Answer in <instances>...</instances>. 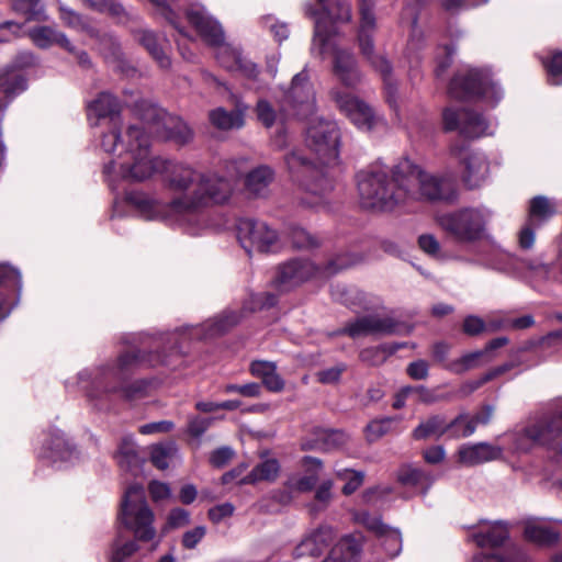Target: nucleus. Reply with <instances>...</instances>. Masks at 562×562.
<instances>
[{
  "label": "nucleus",
  "mask_w": 562,
  "mask_h": 562,
  "mask_svg": "<svg viewBox=\"0 0 562 562\" xmlns=\"http://www.w3.org/2000/svg\"><path fill=\"white\" fill-rule=\"evenodd\" d=\"M162 170L169 189L181 192L180 195L164 202L143 192H132L126 199L143 218L182 227L191 235L203 229L202 210L211 203L227 201L235 187L233 178L205 173L183 162L165 161Z\"/></svg>",
  "instance_id": "obj_1"
},
{
  "label": "nucleus",
  "mask_w": 562,
  "mask_h": 562,
  "mask_svg": "<svg viewBox=\"0 0 562 562\" xmlns=\"http://www.w3.org/2000/svg\"><path fill=\"white\" fill-rule=\"evenodd\" d=\"M100 146L105 153L116 155L104 167L106 180L113 190L119 189L121 180L145 181L165 167V160L151 155L148 136L139 126H130L124 135L115 127L102 133Z\"/></svg>",
  "instance_id": "obj_2"
},
{
  "label": "nucleus",
  "mask_w": 562,
  "mask_h": 562,
  "mask_svg": "<svg viewBox=\"0 0 562 562\" xmlns=\"http://www.w3.org/2000/svg\"><path fill=\"white\" fill-rule=\"evenodd\" d=\"M321 12L305 5L307 15L315 18L313 49L323 55L329 50L334 53V74L338 80L348 88L356 87L361 81L353 55L344 49L336 48L333 37L337 33L336 23L350 20V7L345 0H318Z\"/></svg>",
  "instance_id": "obj_3"
},
{
  "label": "nucleus",
  "mask_w": 562,
  "mask_h": 562,
  "mask_svg": "<svg viewBox=\"0 0 562 562\" xmlns=\"http://www.w3.org/2000/svg\"><path fill=\"white\" fill-rule=\"evenodd\" d=\"M143 362L139 353L128 351L122 353L113 366H103L93 371L82 370L78 373L77 384L85 392L87 398L101 407L109 395L121 392L125 397H134L142 393L147 383L138 381L130 386H123L128 373Z\"/></svg>",
  "instance_id": "obj_4"
},
{
  "label": "nucleus",
  "mask_w": 562,
  "mask_h": 562,
  "mask_svg": "<svg viewBox=\"0 0 562 562\" xmlns=\"http://www.w3.org/2000/svg\"><path fill=\"white\" fill-rule=\"evenodd\" d=\"M397 165L392 171L373 168L358 173L359 202L363 209L392 211L407 203V186L400 179Z\"/></svg>",
  "instance_id": "obj_5"
},
{
  "label": "nucleus",
  "mask_w": 562,
  "mask_h": 562,
  "mask_svg": "<svg viewBox=\"0 0 562 562\" xmlns=\"http://www.w3.org/2000/svg\"><path fill=\"white\" fill-rule=\"evenodd\" d=\"M187 18L201 37L216 48V58L224 68L239 71L249 79L257 77V66L245 59L237 48L225 43L222 26L206 12L204 7L192 5L187 12Z\"/></svg>",
  "instance_id": "obj_6"
},
{
  "label": "nucleus",
  "mask_w": 562,
  "mask_h": 562,
  "mask_svg": "<svg viewBox=\"0 0 562 562\" xmlns=\"http://www.w3.org/2000/svg\"><path fill=\"white\" fill-rule=\"evenodd\" d=\"M397 172L400 179L407 186V202L418 200L452 202L457 198L454 186L450 180L426 172L408 159L397 164Z\"/></svg>",
  "instance_id": "obj_7"
},
{
  "label": "nucleus",
  "mask_w": 562,
  "mask_h": 562,
  "mask_svg": "<svg viewBox=\"0 0 562 562\" xmlns=\"http://www.w3.org/2000/svg\"><path fill=\"white\" fill-rule=\"evenodd\" d=\"M119 519L137 540L149 542L156 539L155 514L146 502L142 485L133 484L126 490Z\"/></svg>",
  "instance_id": "obj_8"
},
{
  "label": "nucleus",
  "mask_w": 562,
  "mask_h": 562,
  "mask_svg": "<svg viewBox=\"0 0 562 562\" xmlns=\"http://www.w3.org/2000/svg\"><path fill=\"white\" fill-rule=\"evenodd\" d=\"M369 1L370 0H360V25L358 31L359 46L361 53L367 57L370 64L382 75L386 102L392 109L397 111V85L390 76L391 65L383 56L373 54L372 37L375 32V16Z\"/></svg>",
  "instance_id": "obj_9"
},
{
  "label": "nucleus",
  "mask_w": 562,
  "mask_h": 562,
  "mask_svg": "<svg viewBox=\"0 0 562 562\" xmlns=\"http://www.w3.org/2000/svg\"><path fill=\"white\" fill-rule=\"evenodd\" d=\"M490 218L486 207H462L441 215L438 222L457 241L472 244L484 237Z\"/></svg>",
  "instance_id": "obj_10"
},
{
  "label": "nucleus",
  "mask_w": 562,
  "mask_h": 562,
  "mask_svg": "<svg viewBox=\"0 0 562 562\" xmlns=\"http://www.w3.org/2000/svg\"><path fill=\"white\" fill-rule=\"evenodd\" d=\"M522 436L532 443L554 450L558 464L562 465V397L557 400L541 416L522 429Z\"/></svg>",
  "instance_id": "obj_11"
},
{
  "label": "nucleus",
  "mask_w": 562,
  "mask_h": 562,
  "mask_svg": "<svg viewBox=\"0 0 562 562\" xmlns=\"http://www.w3.org/2000/svg\"><path fill=\"white\" fill-rule=\"evenodd\" d=\"M340 132L337 123L323 119L313 120L306 130V146L323 166H335L339 157Z\"/></svg>",
  "instance_id": "obj_12"
},
{
  "label": "nucleus",
  "mask_w": 562,
  "mask_h": 562,
  "mask_svg": "<svg viewBox=\"0 0 562 562\" xmlns=\"http://www.w3.org/2000/svg\"><path fill=\"white\" fill-rule=\"evenodd\" d=\"M449 93L456 99L476 97L492 104L503 98L502 90L491 79L490 74L477 69L460 71L450 82Z\"/></svg>",
  "instance_id": "obj_13"
},
{
  "label": "nucleus",
  "mask_w": 562,
  "mask_h": 562,
  "mask_svg": "<svg viewBox=\"0 0 562 562\" xmlns=\"http://www.w3.org/2000/svg\"><path fill=\"white\" fill-rule=\"evenodd\" d=\"M349 265L345 257H337L324 268H319L308 259H293L280 266L276 281L282 289H289L314 277H330Z\"/></svg>",
  "instance_id": "obj_14"
},
{
  "label": "nucleus",
  "mask_w": 562,
  "mask_h": 562,
  "mask_svg": "<svg viewBox=\"0 0 562 562\" xmlns=\"http://www.w3.org/2000/svg\"><path fill=\"white\" fill-rule=\"evenodd\" d=\"M284 160L292 178L312 195L321 200L333 189V182L327 173L301 151H291Z\"/></svg>",
  "instance_id": "obj_15"
},
{
  "label": "nucleus",
  "mask_w": 562,
  "mask_h": 562,
  "mask_svg": "<svg viewBox=\"0 0 562 562\" xmlns=\"http://www.w3.org/2000/svg\"><path fill=\"white\" fill-rule=\"evenodd\" d=\"M142 120L149 133L159 138L184 145L193 137L191 128L180 117L157 105L147 104L142 112Z\"/></svg>",
  "instance_id": "obj_16"
},
{
  "label": "nucleus",
  "mask_w": 562,
  "mask_h": 562,
  "mask_svg": "<svg viewBox=\"0 0 562 562\" xmlns=\"http://www.w3.org/2000/svg\"><path fill=\"white\" fill-rule=\"evenodd\" d=\"M282 109L289 115L307 119L316 111V91L306 69L296 74L284 92Z\"/></svg>",
  "instance_id": "obj_17"
},
{
  "label": "nucleus",
  "mask_w": 562,
  "mask_h": 562,
  "mask_svg": "<svg viewBox=\"0 0 562 562\" xmlns=\"http://www.w3.org/2000/svg\"><path fill=\"white\" fill-rule=\"evenodd\" d=\"M329 95L339 111L358 130L369 132L382 120L366 101L341 88H333Z\"/></svg>",
  "instance_id": "obj_18"
},
{
  "label": "nucleus",
  "mask_w": 562,
  "mask_h": 562,
  "mask_svg": "<svg viewBox=\"0 0 562 562\" xmlns=\"http://www.w3.org/2000/svg\"><path fill=\"white\" fill-rule=\"evenodd\" d=\"M237 238L240 246L249 255L274 251L279 247L277 232L265 222L251 218H243L238 222Z\"/></svg>",
  "instance_id": "obj_19"
},
{
  "label": "nucleus",
  "mask_w": 562,
  "mask_h": 562,
  "mask_svg": "<svg viewBox=\"0 0 562 562\" xmlns=\"http://www.w3.org/2000/svg\"><path fill=\"white\" fill-rule=\"evenodd\" d=\"M450 154L462 167V179L469 188L480 187L487 178L490 166L486 157L458 140L450 147Z\"/></svg>",
  "instance_id": "obj_20"
},
{
  "label": "nucleus",
  "mask_w": 562,
  "mask_h": 562,
  "mask_svg": "<svg viewBox=\"0 0 562 562\" xmlns=\"http://www.w3.org/2000/svg\"><path fill=\"white\" fill-rule=\"evenodd\" d=\"M442 117L446 131L458 130L461 135L469 138L492 134L490 123L479 113L468 109L448 108L443 111Z\"/></svg>",
  "instance_id": "obj_21"
},
{
  "label": "nucleus",
  "mask_w": 562,
  "mask_h": 562,
  "mask_svg": "<svg viewBox=\"0 0 562 562\" xmlns=\"http://www.w3.org/2000/svg\"><path fill=\"white\" fill-rule=\"evenodd\" d=\"M41 457L52 462H72L78 459V451L60 430L50 431L43 441Z\"/></svg>",
  "instance_id": "obj_22"
},
{
  "label": "nucleus",
  "mask_w": 562,
  "mask_h": 562,
  "mask_svg": "<svg viewBox=\"0 0 562 562\" xmlns=\"http://www.w3.org/2000/svg\"><path fill=\"white\" fill-rule=\"evenodd\" d=\"M501 456L502 449L488 442L465 443L457 452L458 462L467 467L493 461Z\"/></svg>",
  "instance_id": "obj_23"
},
{
  "label": "nucleus",
  "mask_w": 562,
  "mask_h": 562,
  "mask_svg": "<svg viewBox=\"0 0 562 562\" xmlns=\"http://www.w3.org/2000/svg\"><path fill=\"white\" fill-rule=\"evenodd\" d=\"M241 319V315L225 311L221 315L206 321L203 325L187 328L189 336L192 338H211L218 336L237 325Z\"/></svg>",
  "instance_id": "obj_24"
},
{
  "label": "nucleus",
  "mask_w": 562,
  "mask_h": 562,
  "mask_svg": "<svg viewBox=\"0 0 562 562\" xmlns=\"http://www.w3.org/2000/svg\"><path fill=\"white\" fill-rule=\"evenodd\" d=\"M334 531L328 526H322L308 532L302 541L294 549V555L301 557H317L333 541Z\"/></svg>",
  "instance_id": "obj_25"
},
{
  "label": "nucleus",
  "mask_w": 562,
  "mask_h": 562,
  "mask_svg": "<svg viewBox=\"0 0 562 562\" xmlns=\"http://www.w3.org/2000/svg\"><path fill=\"white\" fill-rule=\"evenodd\" d=\"M470 537L481 548L498 547L508 538V529L502 521H482L479 527L472 529Z\"/></svg>",
  "instance_id": "obj_26"
},
{
  "label": "nucleus",
  "mask_w": 562,
  "mask_h": 562,
  "mask_svg": "<svg viewBox=\"0 0 562 562\" xmlns=\"http://www.w3.org/2000/svg\"><path fill=\"white\" fill-rule=\"evenodd\" d=\"M392 331V322L389 318H381L378 316H366L358 318L341 330V333L347 334L352 338L369 334Z\"/></svg>",
  "instance_id": "obj_27"
},
{
  "label": "nucleus",
  "mask_w": 562,
  "mask_h": 562,
  "mask_svg": "<svg viewBox=\"0 0 562 562\" xmlns=\"http://www.w3.org/2000/svg\"><path fill=\"white\" fill-rule=\"evenodd\" d=\"M302 467L306 474L302 476H291L286 482V488L296 492H308L314 488L318 481L322 470V461L313 457H304Z\"/></svg>",
  "instance_id": "obj_28"
},
{
  "label": "nucleus",
  "mask_w": 562,
  "mask_h": 562,
  "mask_svg": "<svg viewBox=\"0 0 562 562\" xmlns=\"http://www.w3.org/2000/svg\"><path fill=\"white\" fill-rule=\"evenodd\" d=\"M561 531L551 522L543 519H533L526 522L525 537L539 546H550L560 538Z\"/></svg>",
  "instance_id": "obj_29"
},
{
  "label": "nucleus",
  "mask_w": 562,
  "mask_h": 562,
  "mask_svg": "<svg viewBox=\"0 0 562 562\" xmlns=\"http://www.w3.org/2000/svg\"><path fill=\"white\" fill-rule=\"evenodd\" d=\"M32 42L40 48H48L53 45H59L68 52H74V46L64 33L58 32L52 26H36L29 31Z\"/></svg>",
  "instance_id": "obj_30"
},
{
  "label": "nucleus",
  "mask_w": 562,
  "mask_h": 562,
  "mask_svg": "<svg viewBox=\"0 0 562 562\" xmlns=\"http://www.w3.org/2000/svg\"><path fill=\"white\" fill-rule=\"evenodd\" d=\"M27 87L25 76L21 70L10 69L0 75V109L5 105V100L14 98Z\"/></svg>",
  "instance_id": "obj_31"
},
{
  "label": "nucleus",
  "mask_w": 562,
  "mask_h": 562,
  "mask_svg": "<svg viewBox=\"0 0 562 562\" xmlns=\"http://www.w3.org/2000/svg\"><path fill=\"white\" fill-rule=\"evenodd\" d=\"M119 109L120 105L117 100L112 94L102 92L88 105V116L90 120L92 116H95L97 119L111 116V125L105 133H109L113 127L120 131L113 117V115L119 112Z\"/></svg>",
  "instance_id": "obj_32"
},
{
  "label": "nucleus",
  "mask_w": 562,
  "mask_h": 562,
  "mask_svg": "<svg viewBox=\"0 0 562 562\" xmlns=\"http://www.w3.org/2000/svg\"><path fill=\"white\" fill-rule=\"evenodd\" d=\"M449 432V422L441 415H434L419 423L414 429L413 437L416 440L440 438Z\"/></svg>",
  "instance_id": "obj_33"
},
{
  "label": "nucleus",
  "mask_w": 562,
  "mask_h": 562,
  "mask_svg": "<svg viewBox=\"0 0 562 562\" xmlns=\"http://www.w3.org/2000/svg\"><path fill=\"white\" fill-rule=\"evenodd\" d=\"M209 120L215 128L229 131L244 125V113L238 109L227 111L224 108H216L210 111Z\"/></svg>",
  "instance_id": "obj_34"
},
{
  "label": "nucleus",
  "mask_w": 562,
  "mask_h": 562,
  "mask_svg": "<svg viewBox=\"0 0 562 562\" xmlns=\"http://www.w3.org/2000/svg\"><path fill=\"white\" fill-rule=\"evenodd\" d=\"M493 360V357H486V351L476 350L463 355L457 360L447 364V369L456 374H462L467 371L480 368Z\"/></svg>",
  "instance_id": "obj_35"
},
{
  "label": "nucleus",
  "mask_w": 562,
  "mask_h": 562,
  "mask_svg": "<svg viewBox=\"0 0 562 562\" xmlns=\"http://www.w3.org/2000/svg\"><path fill=\"white\" fill-rule=\"evenodd\" d=\"M555 213L553 203L546 196H535L530 201L528 222L530 225H540Z\"/></svg>",
  "instance_id": "obj_36"
},
{
  "label": "nucleus",
  "mask_w": 562,
  "mask_h": 562,
  "mask_svg": "<svg viewBox=\"0 0 562 562\" xmlns=\"http://www.w3.org/2000/svg\"><path fill=\"white\" fill-rule=\"evenodd\" d=\"M280 473V464L277 459H266L258 463L251 472L243 480L245 483H257L260 481H274Z\"/></svg>",
  "instance_id": "obj_37"
},
{
  "label": "nucleus",
  "mask_w": 562,
  "mask_h": 562,
  "mask_svg": "<svg viewBox=\"0 0 562 562\" xmlns=\"http://www.w3.org/2000/svg\"><path fill=\"white\" fill-rule=\"evenodd\" d=\"M515 366L516 364L514 362L504 363L502 366H498V367L490 370L488 372H486L479 379L467 381L460 386L458 394L463 397L469 396L474 391L480 389L482 385H484L488 381L495 379L496 376L504 374L505 372L512 370Z\"/></svg>",
  "instance_id": "obj_38"
},
{
  "label": "nucleus",
  "mask_w": 562,
  "mask_h": 562,
  "mask_svg": "<svg viewBox=\"0 0 562 562\" xmlns=\"http://www.w3.org/2000/svg\"><path fill=\"white\" fill-rule=\"evenodd\" d=\"M12 9L26 21H46L47 15L41 0H12Z\"/></svg>",
  "instance_id": "obj_39"
},
{
  "label": "nucleus",
  "mask_w": 562,
  "mask_h": 562,
  "mask_svg": "<svg viewBox=\"0 0 562 562\" xmlns=\"http://www.w3.org/2000/svg\"><path fill=\"white\" fill-rule=\"evenodd\" d=\"M138 41L161 68L170 66V59L154 33L149 31H142L138 36Z\"/></svg>",
  "instance_id": "obj_40"
},
{
  "label": "nucleus",
  "mask_w": 562,
  "mask_h": 562,
  "mask_svg": "<svg viewBox=\"0 0 562 562\" xmlns=\"http://www.w3.org/2000/svg\"><path fill=\"white\" fill-rule=\"evenodd\" d=\"M358 553V544L351 538L341 539L324 562H352Z\"/></svg>",
  "instance_id": "obj_41"
},
{
  "label": "nucleus",
  "mask_w": 562,
  "mask_h": 562,
  "mask_svg": "<svg viewBox=\"0 0 562 562\" xmlns=\"http://www.w3.org/2000/svg\"><path fill=\"white\" fill-rule=\"evenodd\" d=\"M0 286H12L19 292L22 288L20 272L11 266L0 265ZM10 314V310H7L3 301L0 299V321L4 319Z\"/></svg>",
  "instance_id": "obj_42"
},
{
  "label": "nucleus",
  "mask_w": 562,
  "mask_h": 562,
  "mask_svg": "<svg viewBox=\"0 0 562 562\" xmlns=\"http://www.w3.org/2000/svg\"><path fill=\"white\" fill-rule=\"evenodd\" d=\"M273 179V171L267 166H261L247 175L246 186L255 194H260Z\"/></svg>",
  "instance_id": "obj_43"
},
{
  "label": "nucleus",
  "mask_w": 562,
  "mask_h": 562,
  "mask_svg": "<svg viewBox=\"0 0 562 562\" xmlns=\"http://www.w3.org/2000/svg\"><path fill=\"white\" fill-rule=\"evenodd\" d=\"M177 452V447L172 442L155 445L150 449V460L156 468L165 470Z\"/></svg>",
  "instance_id": "obj_44"
},
{
  "label": "nucleus",
  "mask_w": 562,
  "mask_h": 562,
  "mask_svg": "<svg viewBox=\"0 0 562 562\" xmlns=\"http://www.w3.org/2000/svg\"><path fill=\"white\" fill-rule=\"evenodd\" d=\"M116 459L121 467L131 468L138 464L139 458L137 454L135 442L131 436L124 437L121 440L116 453Z\"/></svg>",
  "instance_id": "obj_45"
},
{
  "label": "nucleus",
  "mask_w": 562,
  "mask_h": 562,
  "mask_svg": "<svg viewBox=\"0 0 562 562\" xmlns=\"http://www.w3.org/2000/svg\"><path fill=\"white\" fill-rule=\"evenodd\" d=\"M476 425L473 418L468 415L460 414L449 422V435L452 438L469 437L474 434Z\"/></svg>",
  "instance_id": "obj_46"
},
{
  "label": "nucleus",
  "mask_w": 562,
  "mask_h": 562,
  "mask_svg": "<svg viewBox=\"0 0 562 562\" xmlns=\"http://www.w3.org/2000/svg\"><path fill=\"white\" fill-rule=\"evenodd\" d=\"M397 480L405 485H418L424 482H431L432 479L429 474L420 469L409 465L402 467L397 472Z\"/></svg>",
  "instance_id": "obj_47"
},
{
  "label": "nucleus",
  "mask_w": 562,
  "mask_h": 562,
  "mask_svg": "<svg viewBox=\"0 0 562 562\" xmlns=\"http://www.w3.org/2000/svg\"><path fill=\"white\" fill-rule=\"evenodd\" d=\"M378 536L382 538L381 544L390 557H395L400 553L402 549V538L398 530L385 526V530Z\"/></svg>",
  "instance_id": "obj_48"
},
{
  "label": "nucleus",
  "mask_w": 562,
  "mask_h": 562,
  "mask_svg": "<svg viewBox=\"0 0 562 562\" xmlns=\"http://www.w3.org/2000/svg\"><path fill=\"white\" fill-rule=\"evenodd\" d=\"M547 71L549 81L559 86L562 83V52L555 53L549 60H542Z\"/></svg>",
  "instance_id": "obj_49"
},
{
  "label": "nucleus",
  "mask_w": 562,
  "mask_h": 562,
  "mask_svg": "<svg viewBox=\"0 0 562 562\" xmlns=\"http://www.w3.org/2000/svg\"><path fill=\"white\" fill-rule=\"evenodd\" d=\"M138 550L135 540L121 541L116 539L112 550V562H123Z\"/></svg>",
  "instance_id": "obj_50"
},
{
  "label": "nucleus",
  "mask_w": 562,
  "mask_h": 562,
  "mask_svg": "<svg viewBox=\"0 0 562 562\" xmlns=\"http://www.w3.org/2000/svg\"><path fill=\"white\" fill-rule=\"evenodd\" d=\"M88 8L98 12H108L112 15L120 16L124 9L121 3L115 0H81Z\"/></svg>",
  "instance_id": "obj_51"
},
{
  "label": "nucleus",
  "mask_w": 562,
  "mask_h": 562,
  "mask_svg": "<svg viewBox=\"0 0 562 562\" xmlns=\"http://www.w3.org/2000/svg\"><path fill=\"white\" fill-rule=\"evenodd\" d=\"M393 423V418H383L371 422L366 428L367 439L369 441H376L390 431Z\"/></svg>",
  "instance_id": "obj_52"
},
{
  "label": "nucleus",
  "mask_w": 562,
  "mask_h": 562,
  "mask_svg": "<svg viewBox=\"0 0 562 562\" xmlns=\"http://www.w3.org/2000/svg\"><path fill=\"white\" fill-rule=\"evenodd\" d=\"M352 517L356 522L364 526L376 535L382 533L383 530H385V525L382 524L380 518L371 516L366 510L353 512Z\"/></svg>",
  "instance_id": "obj_53"
},
{
  "label": "nucleus",
  "mask_w": 562,
  "mask_h": 562,
  "mask_svg": "<svg viewBox=\"0 0 562 562\" xmlns=\"http://www.w3.org/2000/svg\"><path fill=\"white\" fill-rule=\"evenodd\" d=\"M338 475L347 480V483L342 487L345 495H350L356 492L361 486L364 477L362 472L353 470H345L344 472H339Z\"/></svg>",
  "instance_id": "obj_54"
},
{
  "label": "nucleus",
  "mask_w": 562,
  "mask_h": 562,
  "mask_svg": "<svg viewBox=\"0 0 562 562\" xmlns=\"http://www.w3.org/2000/svg\"><path fill=\"white\" fill-rule=\"evenodd\" d=\"M291 239L294 247L307 249L317 246V240L304 228L296 227L291 232Z\"/></svg>",
  "instance_id": "obj_55"
},
{
  "label": "nucleus",
  "mask_w": 562,
  "mask_h": 562,
  "mask_svg": "<svg viewBox=\"0 0 562 562\" xmlns=\"http://www.w3.org/2000/svg\"><path fill=\"white\" fill-rule=\"evenodd\" d=\"M562 341V328L558 330L550 331L546 336L541 337L538 340L528 341L522 348V351L531 350L533 348L543 346V347H553L558 342Z\"/></svg>",
  "instance_id": "obj_56"
},
{
  "label": "nucleus",
  "mask_w": 562,
  "mask_h": 562,
  "mask_svg": "<svg viewBox=\"0 0 562 562\" xmlns=\"http://www.w3.org/2000/svg\"><path fill=\"white\" fill-rule=\"evenodd\" d=\"M258 120L266 126L270 127L273 125L277 119V114L271 104L266 100H259L256 108Z\"/></svg>",
  "instance_id": "obj_57"
},
{
  "label": "nucleus",
  "mask_w": 562,
  "mask_h": 562,
  "mask_svg": "<svg viewBox=\"0 0 562 562\" xmlns=\"http://www.w3.org/2000/svg\"><path fill=\"white\" fill-rule=\"evenodd\" d=\"M419 248L431 257L440 256V244L431 234H423L418 237Z\"/></svg>",
  "instance_id": "obj_58"
},
{
  "label": "nucleus",
  "mask_w": 562,
  "mask_h": 562,
  "mask_svg": "<svg viewBox=\"0 0 562 562\" xmlns=\"http://www.w3.org/2000/svg\"><path fill=\"white\" fill-rule=\"evenodd\" d=\"M226 393H239L246 397H258L260 395L261 387L258 383H247L243 385L228 384L225 386Z\"/></svg>",
  "instance_id": "obj_59"
},
{
  "label": "nucleus",
  "mask_w": 562,
  "mask_h": 562,
  "mask_svg": "<svg viewBox=\"0 0 562 562\" xmlns=\"http://www.w3.org/2000/svg\"><path fill=\"white\" fill-rule=\"evenodd\" d=\"M190 522V514L186 509L175 508L172 509L167 519V527L180 528L184 527Z\"/></svg>",
  "instance_id": "obj_60"
},
{
  "label": "nucleus",
  "mask_w": 562,
  "mask_h": 562,
  "mask_svg": "<svg viewBox=\"0 0 562 562\" xmlns=\"http://www.w3.org/2000/svg\"><path fill=\"white\" fill-rule=\"evenodd\" d=\"M234 457V450L229 447H221L214 450L210 456V462L216 468L226 465Z\"/></svg>",
  "instance_id": "obj_61"
},
{
  "label": "nucleus",
  "mask_w": 562,
  "mask_h": 562,
  "mask_svg": "<svg viewBox=\"0 0 562 562\" xmlns=\"http://www.w3.org/2000/svg\"><path fill=\"white\" fill-rule=\"evenodd\" d=\"M391 493L392 488L390 486H375L367 490L363 493L362 498L366 504L375 505L379 501L385 498Z\"/></svg>",
  "instance_id": "obj_62"
},
{
  "label": "nucleus",
  "mask_w": 562,
  "mask_h": 562,
  "mask_svg": "<svg viewBox=\"0 0 562 562\" xmlns=\"http://www.w3.org/2000/svg\"><path fill=\"white\" fill-rule=\"evenodd\" d=\"M213 419L202 417H191L188 423V432L195 438L201 437L211 426Z\"/></svg>",
  "instance_id": "obj_63"
},
{
  "label": "nucleus",
  "mask_w": 562,
  "mask_h": 562,
  "mask_svg": "<svg viewBox=\"0 0 562 562\" xmlns=\"http://www.w3.org/2000/svg\"><path fill=\"white\" fill-rule=\"evenodd\" d=\"M463 331L470 336L479 335L486 331V323L477 316L470 315L463 322Z\"/></svg>",
  "instance_id": "obj_64"
}]
</instances>
